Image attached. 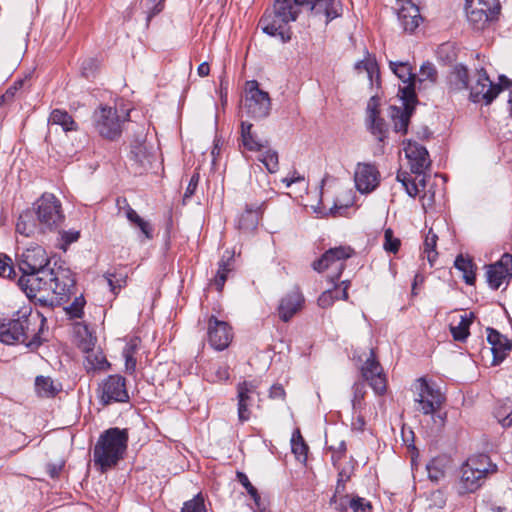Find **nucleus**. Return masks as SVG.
<instances>
[{
	"mask_svg": "<svg viewBox=\"0 0 512 512\" xmlns=\"http://www.w3.org/2000/svg\"><path fill=\"white\" fill-rule=\"evenodd\" d=\"M304 10L323 15L328 24L342 15L343 5L341 0H274L272 9L266 10L259 24L264 33L288 42L292 35L290 23Z\"/></svg>",
	"mask_w": 512,
	"mask_h": 512,
	"instance_id": "nucleus-1",
	"label": "nucleus"
},
{
	"mask_svg": "<svg viewBox=\"0 0 512 512\" xmlns=\"http://www.w3.org/2000/svg\"><path fill=\"white\" fill-rule=\"evenodd\" d=\"M45 324L46 319L40 313L23 315L0 323V341L8 345L21 343L30 349H36L42 344L41 334Z\"/></svg>",
	"mask_w": 512,
	"mask_h": 512,
	"instance_id": "nucleus-2",
	"label": "nucleus"
},
{
	"mask_svg": "<svg viewBox=\"0 0 512 512\" xmlns=\"http://www.w3.org/2000/svg\"><path fill=\"white\" fill-rule=\"evenodd\" d=\"M27 282H30L33 286L29 288L28 298H36L42 301L45 295L40 297L38 295L51 292L55 296V300L60 302L68 299L71 290L74 288L75 278L69 268L54 262L43 277L34 278L32 276Z\"/></svg>",
	"mask_w": 512,
	"mask_h": 512,
	"instance_id": "nucleus-3",
	"label": "nucleus"
},
{
	"mask_svg": "<svg viewBox=\"0 0 512 512\" xmlns=\"http://www.w3.org/2000/svg\"><path fill=\"white\" fill-rule=\"evenodd\" d=\"M128 444V432L126 429L110 428L103 432L93 452L95 465L102 472L117 465L123 458Z\"/></svg>",
	"mask_w": 512,
	"mask_h": 512,
	"instance_id": "nucleus-4",
	"label": "nucleus"
},
{
	"mask_svg": "<svg viewBox=\"0 0 512 512\" xmlns=\"http://www.w3.org/2000/svg\"><path fill=\"white\" fill-rule=\"evenodd\" d=\"M497 465L486 454L469 457L460 468L459 480L456 483L458 495L476 492L485 481L497 472Z\"/></svg>",
	"mask_w": 512,
	"mask_h": 512,
	"instance_id": "nucleus-5",
	"label": "nucleus"
},
{
	"mask_svg": "<svg viewBox=\"0 0 512 512\" xmlns=\"http://www.w3.org/2000/svg\"><path fill=\"white\" fill-rule=\"evenodd\" d=\"M51 267L50 259L44 248L41 246L29 247L23 251L18 259V268L22 272L21 277L18 279V286L28 295L29 288H32L30 282L27 280L34 278H41L47 274L48 269Z\"/></svg>",
	"mask_w": 512,
	"mask_h": 512,
	"instance_id": "nucleus-6",
	"label": "nucleus"
},
{
	"mask_svg": "<svg viewBox=\"0 0 512 512\" xmlns=\"http://www.w3.org/2000/svg\"><path fill=\"white\" fill-rule=\"evenodd\" d=\"M416 390V409L425 415H432L434 424L438 428H442L446 421V413L440 412L441 406L445 402L444 394L435 384L429 383L424 378L417 379Z\"/></svg>",
	"mask_w": 512,
	"mask_h": 512,
	"instance_id": "nucleus-7",
	"label": "nucleus"
},
{
	"mask_svg": "<svg viewBox=\"0 0 512 512\" xmlns=\"http://www.w3.org/2000/svg\"><path fill=\"white\" fill-rule=\"evenodd\" d=\"M501 5L498 0H466L465 12L469 25L477 31L491 27L499 19Z\"/></svg>",
	"mask_w": 512,
	"mask_h": 512,
	"instance_id": "nucleus-8",
	"label": "nucleus"
},
{
	"mask_svg": "<svg viewBox=\"0 0 512 512\" xmlns=\"http://www.w3.org/2000/svg\"><path fill=\"white\" fill-rule=\"evenodd\" d=\"M128 115V113L124 116L119 115L114 107L100 106L93 112L92 123L101 137L115 140L121 136L123 123Z\"/></svg>",
	"mask_w": 512,
	"mask_h": 512,
	"instance_id": "nucleus-9",
	"label": "nucleus"
},
{
	"mask_svg": "<svg viewBox=\"0 0 512 512\" xmlns=\"http://www.w3.org/2000/svg\"><path fill=\"white\" fill-rule=\"evenodd\" d=\"M353 254L349 246H339L327 250L320 259L313 262V269L319 273L329 271L327 277L330 282L337 281L345 267V260Z\"/></svg>",
	"mask_w": 512,
	"mask_h": 512,
	"instance_id": "nucleus-10",
	"label": "nucleus"
},
{
	"mask_svg": "<svg viewBox=\"0 0 512 512\" xmlns=\"http://www.w3.org/2000/svg\"><path fill=\"white\" fill-rule=\"evenodd\" d=\"M39 230H56L62 224L64 215L61 202L53 194H43L35 203Z\"/></svg>",
	"mask_w": 512,
	"mask_h": 512,
	"instance_id": "nucleus-11",
	"label": "nucleus"
},
{
	"mask_svg": "<svg viewBox=\"0 0 512 512\" xmlns=\"http://www.w3.org/2000/svg\"><path fill=\"white\" fill-rule=\"evenodd\" d=\"M500 83H493L486 71L481 68L478 70V78L476 83L471 87L470 99L475 103L484 102L490 104L500 93L503 87L509 88L512 85V81L506 76L499 77Z\"/></svg>",
	"mask_w": 512,
	"mask_h": 512,
	"instance_id": "nucleus-12",
	"label": "nucleus"
},
{
	"mask_svg": "<svg viewBox=\"0 0 512 512\" xmlns=\"http://www.w3.org/2000/svg\"><path fill=\"white\" fill-rule=\"evenodd\" d=\"M247 113L255 119L266 118L270 114L271 99L269 94L259 88L256 80L245 84V103Z\"/></svg>",
	"mask_w": 512,
	"mask_h": 512,
	"instance_id": "nucleus-13",
	"label": "nucleus"
},
{
	"mask_svg": "<svg viewBox=\"0 0 512 512\" xmlns=\"http://www.w3.org/2000/svg\"><path fill=\"white\" fill-rule=\"evenodd\" d=\"M97 393L99 401L105 406L129 401L126 379L118 374L106 377L99 385Z\"/></svg>",
	"mask_w": 512,
	"mask_h": 512,
	"instance_id": "nucleus-14",
	"label": "nucleus"
},
{
	"mask_svg": "<svg viewBox=\"0 0 512 512\" xmlns=\"http://www.w3.org/2000/svg\"><path fill=\"white\" fill-rule=\"evenodd\" d=\"M361 375L377 395L385 394L387 390V378L381 364L377 361L373 350L361 367Z\"/></svg>",
	"mask_w": 512,
	"mask_h": 512,
	"instance_id": "nucleus-15",
	"label": "nucleus"
},
{
	"mask_svg": "<svg viewBox=\"0 0 512 512\" xmlns=\"http://www.w3.org/2000/svg\"><path fill=\"white\" fill-rule=\"evenodd\" d=\"M389 67L393 73L402 81L403 86L399 87L398 94L403 101L415 102V82L416 76L408 62H389Z\"/></svg>",
	"mask_w": 512,
	"mask_h": 512,
	"instance_id": "nucleus-16",
	"label": "nucleus"
},
{
	"mask_svg": "<svg viewBox=\"0 0 512 512\" xmlns=\"http://www.w3.org/2000/svg\"><path fill=\"white\" fill-rule=\"evenodd\" d=\"M258 397V382L256 380L243 381L237 385L238 419L241 423L250 419V407Z\"/></svg>",
	"mask_w": 512,
	"mask_h": 512,
	"instance_id": "nucleus-17",
	"label": "nucleus"
},
{
	"mask_svg": "<svg viewBox=\"0 0 512 512\" xmlns=\"http://www.w3.org/2000/svg\"><path fill=\"white\" fill-rule=\"evenodd\" d=\"M354 182L360 193L368 194L378 187L380 173L373 164L358 163L354 171Z\"/></svg>",
	"mask_w": 512,
	"mask_h": 512,
	"instance_id": "nucleus-18",
	"label": "nucleus"
},
{
	"mask_svg": "<svg viewBox=\"0 0 512 512\" xmlns=\"http://www.w3.org/2000/svg\"><path fill=\"white\" fill-rule=\"evenodd\" d=\"M207 337L212 348L222 351L229 346L232 340L231 327L227 322L211 316L208 320Z\"/></svg>",
	"mask_w": 512,
	"mask_h": 512,
	"instance_id": "nucleus-19",
	"label": "nucleus"
},
{
	"mask_svg": "<svg viewBox=\"0 0 512 512\" xmlns=\"http://www.w3.org/2000/svg\"><path fill=\"white\" fill-rule=\"evenodd\" d=\"M512 277V255L505 253L499 261L487 267L486 278L493 290L499 289L506 279Z\"/></svg>",
	"mask_w": 512,
	"mask_h": 512,
	"instance_id": "nucleus-20",
	"label": "nucleus"
},
{
	"mask_svg": "<svg viewBox=\"0 0 512 512\" xmlns=\"http://www.w3.org/2000/svg\"><path fill=\"white\" fill-rule=\"evenodd\" d=\"M404 152L412 173L421 175L429 168L431 161L424 146L409 140L404 147Z\"/></svg>",
	"mask_w": 512,
	"mask_h": 512,
	"instance_id": "nucleus-21",
	"label": "nucleus"
},
{
	"mask_svg": "<svg viewBox=\"0 0 512 512\" xmlns=\"http://www.w3.org/2000/svg\"><path fill=\"white\" fill-rule=\"evenodd\" d=\"M304 296L298 287L287 292L279 301L277 308L279 318L283 322L292 319L303 307Z\"/></svg>",
	"mask_w": 512,
	"mask_h": 512,
	"instance_id": "nucleus-22",
	"label": "nucleus"
},
{
	"mask_svg": "<svg viewBox=\"0 0 512 512\" xmlns=\"http://www.w3.org/2000/svg\"><path fill=\"white\" fill-rule=\"evenodd\" d=\"M95 339L89 335L88 340H84L80 344V348L86 353L85 368L90 371H106L110 367L105 355L101 351H94L93 347Z\"/></svg>",
	"mask_w": 512,
	"mask_h": 512,
	"instance_id": "nucleus-23",
	"label": "nucleus"
},
{
	"mask_svg": "<svg viewBox=\"0 0 512 512\" xmlns=\"http://www.w3.org/2000/svg\"><path fill=\"white\" fill-rule=\"evenodd\" d=\"M264 205L265 202L247 204L244 212L238 219V228L243 231L255 230L263 213Z\"/></svg>",
	"mask_w": 512,
	"mask_h": 512,
	"instance_id": "nucleus-24",
	"label": "nucleus"
},
{
	"mask_svg": "<svg viewBox=\"0 0 512 512\" xmlns=\"http://www.w3.org/2000/svg\"><path fill=\"white\" fill-rule=\"evenodd\" d=\"M487 333V340L493 353V364H498L503 361L507 352L511 349V344L506 337L494 329H487Z\"/></svg>",
	"mask_w": 512,
	"mask_h": 512,
	"instance_id": "nucleus-25",
	"label": "nucleus"
},
{
	"mask_svg": "<svg viewBox=\"0 0 512 512\" xmlns=\"http://www.w3.org/2000/svg\"><path fill=\"white\" fill-rule=\"evenodd\" d=\"M414 102L403 101V107H390V117L393 121V127L395 132L406 134L408 125L412 115L413 107L411 106Z\"/></svg>",
	"mask_w": 512,
	"mask_h": 512,
	"instance_id": "nucleus-26",
	"label": "nucleus"
},
{
	"mask_svg": "<svg viewBox=\"0 0 512 512\" xmlns=\"http://www.w3.org/2000/svg\"><path fill=\"white\" fill-rule=\"evenodd\" d=\"M153 158L154 155L145 141L136 140L131 145L130 159L139 167V173L151 165Z\"/></svg>",
	"mask_w": 512,
	"mask_h": 512,
	"instance_id": "nucleus-27",
	"label": "nucleus"
},
{
	"mask_svg": "<svg viewBox=\"0 0 512 512\" xmlns=\"http://www.w3.org/2000/svg\"><path fill=\"white\" fill-rule=\"evenodd\" d=\"M409 6H403L398 13V20L401 26L407 32H413L420 24L421 16L414 3H407Z\"/></svg>",
	"mask_w": 512,
	"mask_h": 512,
	"instance_id": "nucleus-28",
	"label": "nucleus"
},
{
	"mask_svg": "<svg viewBox=\"0 0 512 512\" xmlns=\"http://www.w3.org/2000/svg\"><path fill=\"white\" fill-rule=\"evenodd\" d=\"M123 202L126 205L125 207L120 209L124 211L125 217L128 219V221L134 226L138 227L147 239H152L153 228L151 224L148 221L144 220L142 217H140L138 213L126 203L125 199L123 200Z\"/></svg>",
	"mask_w": 512,
	"mask_h": 512,
	"instance_id": "nucleus-29",
	"label": "nucleus"
},
{
	"mask_svg": "<svg viewBox=\"0 0 512 512\" xmlns=\"http://www.w3.org/2000/svg\"><path fill=\"white\" fill-rule=\"evenodd\" d=\"M241 138L243 146L250 151H260L268 144L267 141L262 142L257 139L256 135L252 132V124L248 122L241 123Z\"/></svg>",
	"mask_w": 512,
	"mask_h": 512,
	"instance_id": "nucleus-30",
	"label": "nucleus"
},
{
	"mask_svg": "<svg viewBox=\"0 0 512 512\" xmlns=\"http://www.w3.org/2000/svg\"><path fill=\"white\" fill-rule=\"evenodd\" d=\"M38 229L39 225L36 224L34 220V213L32 211L26 210L20 214L16 223L17 233L25 237H30L33 236Z\"/></svg>",
	"mask_w": 512,
	"mask_h": 512,
	"instance_id": "nucleus-31",
	"label": "nucleus"
},
{
	"mask_svg": "<svg viewBox=\"0 0 512 512\" xmlns=\"http://www.w3.org/2000/svg\"><path fill=\"white\" fill-rule=\"evenodd\" d=\"M49 124L59 125L65 132L78 130V125L72 116L65 110L54 109L48 119Z\"/></svg>",
	"mask_w": 512,
	"mask_h": 512,
	"instance_id": "nucleus-32",
	"label": "nucleus"
},
{
	"mask_svg": "<svg viewBox=\"0 0 512 512\" xmlns=\"http://www.w3.org/2000/svg\"><path fill=\"white\" fill-rule=\"evenodd\" d=\"M448 465L449 459L446 456L433 458L426 466L429 479L433 482L441 480L445 476Z\"/></svg>",
	"mask_w": 512,
	"mask_h": 512,
	"instance_id": "nucleus-33",
	"label": "nucleus"
},
{
	"mask_svg": "<svg viewBox=\"0 0 512 512\" xmlns=\"http://www.w3.org/2000/svg\"><path fill=\"white\" fill-rule=\"evenodd\" d=\"M454 266L456 269L462 272V276L466 284L473 285L475 283L476 267L470 258L464 257L463 255H459L455 259Z\"/></svg>",
	"mask_w": 512,
	"mask_h": 512,
	"instance_id": "nucleus-34",
	"label": "nucleus"
},
{
	"mask_svg": "<svg viewBox=\"0 0 512 512\" xmlns=\"http://www.w3.org/2000/svg\"><path fill=\"white\" fill-rule=\"evenodd\" d=\"M472 319L473 313L461 315L460 320L456 325H450V332L454 340L463 342L467 339Z\"/></svg>",
	"mask_w": 512,
	"mask_h": 512,
	"instance_id": "nucleus-35",
	"label": "nucleus"
},
{
	"mask_svg": "<svg viewBox=\"0 0 512 512\" xmlns=\"http://www.w3.org/2000/svg\"><path fill=\"white\" fill-rule=\"evenodd\" d=\"M450 87L454 90H464L468 88V70L464 65H455L449 75Z\"/></svg>",
	"mask_w": 512,
	"mask_h": 512,
	"instance_id": "nucleus-36",
	"label": "nucleus"
},
{
	"mask_svg": "<svg viewBox=\"0 0 512 512\" xmlns=\"http://www.w3.org/2000/svg\"><path fill=\"white\" fill-rule=\"evenodd\" d=\"M366 122L369 131L379 140L384 141L387 137V125L383 118L379 116V114H373L371 116H366Z\"/></svg>",
	"mask_w": 512,
	"mask_h": 512,
	"instance_id": "nucleus-37",
	"label": "nucleus"
},
{
	"mask_svg": "<svg viewBox=\"0 0 512 512\" xmlns=\"http://www.w3.org/2000/svg\"><path fill=\"white\" fill-rule=\"evenodd\" d=\"M35 390L38 396L50 398L56 395L59 388L50 377L37 376L35 379Z\"/></svg>",
	"mask_w": 512,
	"mask_h": 512,
	"instance_id": "nucleus-38",
	"label": "nucleus"
},
{
	"mask_svg": "<svg viewBox=\"0 0 512 512\" xmlns=\"http://www.w3.org/2000/svg\"><path fill=\"white\" fill-rule=\"evenodd\" d=\"M397 180L401 182L402 186L405 188V191L410 197H416L421 188H425V179L422 178L418 183L407 173V172H399L397 174Z\"/></svg>",
	"mask_w": 512,
	"mask_h": 512,
	"instance_id": "nucleus-39",
	"label": "nucleus"
},
{
	"mask_svg": "<svg viewBox=\"0 0 512 512\" xmlns=\"http://www.w3.org/2000/svg\"><path fill=\"white\" fill-rule=\"evenodd\" d=\"M106 278L110 290L117 294L123 287L126 286L127 283V273L122 269H114L113 271H108L104 275Z\"/></svg>",
	"mask_w": 512,
	"mask_h": 512,
	"instance_id": "nucleus-40",
	"label": "nucleus"
},
{
	"mask_svg": "<svg viewBox=\"0 0 512 512\" xmlns=\"http://www.w3.org/2000/svg\"><path fill=\"white\" fill-rule=\"evenodd\" d=\"M205 377L210 382L225 381L229 378V368L226 364H211L205 371Z\"/></svg>",
	"mask_w": 512,
	"mask_h": 512,
	"instance_id": "nucleus-41",
	"label": "nucleus"
},
{
	"mask_svg": "<svg viewBox=\"0 0 512 512\" xmlns=\"http://www.w3.org/2000/svg\"><path fill=\"white\" fill-rule=\"evenodd\" d=\"M437 240L438 236L433 232L432 229H429L424 240L423 253L431 266H433L438 256V253L436 251Z\"/></svg>",
	"mask_w": 512,
	"mask_h": 512,
	"instance_id": "nucleus-42",
	"label": "nucleus"
},
{
	"mask_svg": "<svg viewBox=\"0 0 512 512\" xmlns=\"http://www.w3.org/2000/svg\"><path fill=\"white\" fill-rule=\"evenodd\" d=\"M344 283H345V287L343 288V290L341 292V296L338 295V292L336 290L324 291L318 298V305L322 308H327V307H330L336 299L341 298L343 300H347L348 299L347 289H348L349 284L346 282H344Z\"/></svg>",
	"mask_w": 512,
	"mask_h": 512,
	"instance_id": "nucleus-43",
	"label": "nucleus"
},
{
	"mask_svg": "<svg viewBox=\"0 0 512 512\" xmlns=\"http://www.w3.org/2000/svg\"><path fill=\"white\" fill-rule=\"evenodd\" d=\"M353 397H352V410L353 412H362L365 408V395L366 388L363 383L356 382L353 387Z\"/></svg>",
	"mask_w": 512,
	"mask_h": 512,
	"instance_id": "nucleus-44",
	"label": "nucleus"
},
{
	"mask_svg": "<svg viewBox=\"0 0 512 512\" xmlns=\"http://www.w3.org/2000/svg\"><path fill=\"white\" fill-rule=\"evenodd\" d=\"M237 480L246 489L247 493L253 499L256 507L258 509H261V497H260L257 489L251 484L248 476L243 472H237Z\"/></svg>",
	"mask_w": 512,
	"mask_h": 512,
	"instance_id": "nucleus-45",
	"label": "nucleus"
},
{
	"mask_svg": "<svg viewBox=\"0 0 512 512\" xmlns=\"http://www.w3.org/2000/svg\"><path fill=\"white\" fill-rule=\"evenodd\" d=\"M495 417L503 427L512 425V401L508 400L502 406L497 408Z\"/></svg>",
	"mask_w": 512,
	"mask_h": 512,
	"instance_id": "nucleus-46",
	"label": "nucleus"
},
{
	"mask_svg": "<svg viewBox=\"0 0 512 512\" xmlns=\"http://www.w3.org/2000/svg\"><path fill=\"white\" fill-rule=\"evenodd\" d=\"M259 161L270 173H276L279 169L278 153L274 150L265 151L259 156Z\"/></svg>",
	"mask_w": 512,
	"mask_h": 512,
	"instance_id": "nucleus-47",
	"label": "nucleus"
},
{
	"mask_svg": "<svg viewBox=\"0 0 512 512\" xmlns=\"http://www.w3.org/2000/svg\"><path fill=\"white\" fill-rule=\"evenodd\" d=\"M137 344L135 341L129 342L123 349V357L125 358V368L129 373H133L136 369V358L134 357Z\"/></svg>",
	"mask_w": 512,
	"mask_h": 512,
	"instance_id": "nucleus-48",
	"label": "nucleus"
},
{
	"mask_svg": "<svg viewBox=\"0 0 512 512\" xmlns=\"http://www.w3.org/2000/svg\"><path fill=\"white\" fill-rule=\"evenodd\" d=\"M229 260L230 258L227 261L221 259V261L219 262L218 271L213 281V284L215 285L218 291H221L223 289L227 279V275L231 270L229 267Z\"/></svg>",
	"mask_w": 512,
	"mask_h": 512,
	"instance_id": "nucleus-49",
	"label": "nucleus"
},
{
	"mask_svg": "<svg viewBox=\"0 0 512 512\" xmlns=\"http://www.w3.org/2000/svg\"><path fill=\"white\" fill-rule=\"evenodd\" d=\"M401 245L399 238L394 236V232L391 228H387L384 231V242L383 248L386 252L397 253Z\"/></svg>",
	"mask_w": 512,
	"mask_h": 512,
	"instance_id": "nucleus-50",
	"label": "nucleus"
},
{
	"mask_svg": "<svg viewBox=\"0 0 512 512\" xmlns=\"http://www.w3.org/2000/svg\"><path fill=\"white\" fill-rule=\"evenodd\" d=\"M361 65H365V72L368 74L369 80L372 83L373 76H379L378 64L375 58H371L370 56H368L365 59L357 62L355 64V69L359 72H361Z\"/></svg>",
	"mask_w": 512,
	"mask_h": 512,
	"instance_id": "nucleus-51",
	"label": "nucleus"
},
{
	"mask_svg": "<svg viewBox=\"0 0 512 512\" xmlns=\"http://www.w3.org/2000/svg\"><path fill=\"white\" fill-rule=\"evenodd\" d=\"M181 512H207L202 495L199 493L193 499L186 501Z\"/></svg>",
	"mask_w": 512,
	"mask_h": 512,
	"instance_id": "nucleus-52",
	"label": "nucleus"
},
{
	"mask_svg": "<svg viewBox=\"0 0 512 512\" xmlns=\"http://www.w3.org/2000/svg\"><path fill=\"white\" fill-rule=\"evenodd\" d=\"M85 304V298L83 295H80L75 297L74 301L65 310L71 318H81Z\"/></svg>",
	"mask_w": 512,
	"mask_h": 512,
	"instance_id": "nucleus-53",
	"label": "nucleus"
},
{
	"mask_svg": "<svg viewBox=\"0 0 512 512\" xmlns=\"http://www.w3.org/2000/svg\"><path fill=\"white\" fill-rule=\"evenodd\" d=\"M419 82L430 81L435 83L437 80V70L435 66L430 62H425L421 65L419 71Z\"/></svg>",
	"mask_w": 512,
	"mask_h": 512,
	"instance_id": "nucleus-54",
	"label": "nucleus"
},
{
	"mask_svg": "<svg viewBox=\"0 0 512 512\" xmlns=\"http://www.w3.org/2000/svg\"><path fill=\"white\" fill-rule=\"evenodd\" d=\"M0 276L10 279L16 276V272L12 265V259L2 253H0Z\"/></svg>",
	"mask_w": 512,
	"mask_h": 512,
	"instance_id": "nucleus-55",
	"label": "nucleus"
},
{
	"mask_svg": "<svg viewBox=\"0 0 512 512\" xmlns=\"http://www.w3.org/2000/svg\"><path fill=\"white\" fill-rule=\"evenodd\" d=\"M291 445H292V451L294 454L298 456H306L307 453V445L304 443V440L299 432L297 430L291 439Z\"/></svg>",
	"mask_w": 512,
	"mask_h": 512,
	"instance_id": "nucleus-56",
	"label": "nucleus"
},
{
	"mask_svg": "<svg viewBox=\"0 0 512 512\" xmlns=\"http://www.w3.org/2000/svg\"><path fill=\"white\" fill-rule=\"evenodd\" d=\"M330 505H333L337 512H347L348 507L351 506V499L348 495L334 494L330 499Z\"/></svg>",
	"mask_w": 512,
	"mask_h": 512,
	"instance_id": "nucleus-57",
	"label": "nucleus"
},
{
	"mask_svg": "<svg viewBox=\"0 0 512 512\" xmlns=\"http://www.w3.org/2000/svg\"><path fill=\"white\" fill-rule=\"evenodd\" d=\"M350 508L353 512H371L372 505L365 498L357 496L351 499Z\"/></svg>",
	"mask_w": 512,
	"mask_h": 512,
	"instance_id": "nucleus-58",
	"label": "nucleus"
},
{
	"mask_svg": "<svg viewBox=\"0 0 512 512\" xmlns=\"http://www.w3.org/2000/svg\"><path fill=\"white\" fill-rule=\"evenodd\" d=\"M446 504V497L443 491L436 490L430 494L429 507L443 508Z\"/></svg>",
	"mask_w": 512,
	"mask_h": 512,
	"instance_id": "nucleus-59",
	"label": "nucleus"
},
{
	"mask_svg": "<svg viewBox=\"0 0 512 512\" xmlns=\"http://www.w3.org/2000/svg\"><path fill=\"white\" fill-rule=\"evenodd\" d=\"M328 448L333 452L332 461L335 464L343 457L346 451V444L344 441H340L337 446L329 445Z\"/></svg>",
	"mask_w": 512,
	"mask_h": 512,
	"instance_id": "nucleus-60",
	"label": "nucleus"
},
{
	"mask_svg": "<svg viewBox=\"0 0 512 512\" xmlns=\"http://www.w3.org/2000/svg\"><path fill=\"white\" fill-rule=\"evenodd\" d=\"M199 179H200L199 173H194L191 176L188 186L184 193V199L190 198L195 193L196 188L199 183Z\"/></svg>",
	"mask_w": 512,
	"mask_h": 512,
	"instance_id": "nucleus-61",
	"label": "nucleus"
},
{
	"mask_svg": "<svg viewBox=\"0 0 512 512\" xmlns=\"http://www.w3.org/2000/svg\"><path fill=\"white\" fill-rule=\"evenodd\" d=\"M365 425H366V422H365L362 412H353V422H352L353 428L363 431Z\"/></svg>",
	"mask_w": 512,
	"mask_h": 512,
	"instance_id": "nucleus-62",
	"label": "nucleus"
},
{
	"mask_svg": "<svg viewBox=\"0 0 512 512\" xmlns=\"http://www.w3.org/2000/svg\"><path fill=\"white\" fill-rule=\"evenodd\" d=\"M379 99L375 96L371 97L367 104L366 113L367 116H371L373 114H379L378 110Z\"/></svg>",
	"mask_w": 512,
	"mask_h": 512,
	"instance_id": "nucleus-63",
	"label": "nucleus"
},
{
	"mask_svg": "<svg viewBox=\"0 0 512 512\" xmlns=\"http://www.w3.org/2000/svg\"><path fill=\"white\" fill-rule=\"evenodd\" d=\"M269 395L273 399H283L285 396V390L282 385L276 384L270 388Z\"/></svg>",
	"mask_w": 512,
	"mask_h": 512,
	"instance_id": "nucleus-64",
	"label": "nucleus"
}]
</instances>
